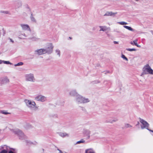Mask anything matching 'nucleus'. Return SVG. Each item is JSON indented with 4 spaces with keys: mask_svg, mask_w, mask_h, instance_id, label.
Instances as JSON below:
<instances>
[{
    "mask_svg": "<svg viewBox=\"0 0 153 153\" xmlns=\"http://www.w3.org/2000/svg\"><path fill=\"white\" fill-rule=\"evenodd\" d=\"M0 13H4L6 14H9V12L7 11H1Z\"/></svg>",
    "mask_w": 153,
    "mask_h": 153,
    "instance_id": "2f4dec72",
    "label": "nucleus"
},
{
    "mask_svg": "<svg viewBox=\"0 0 153 153\" xmlns=\"http://www.w3.org/2000/svg\"><path fill=\"white\" fill-rule=\"evenodd\" d=\"M114 42L115 44H118V42L116 41H114Z\"/></svg>",
    "mask_w": 153,
    "mask_h": 153,
    "instance_id": "79ce46f5",
    "label": "nucleus"
},
{
    "mask_svg": "<svg viewBox=\"0 0 153 153\" xmlns=\"http://www.w3.org/2000/svg\"><path fill=\"white\" fill-rule=\"evenodd\" d=\"M69 38H70V39H71V37H69Z\"/></svg>",
    "mask_w": 153,
    "mask_h": 153,
    "instance_id": "09e8293b",
    "label": "nucleus"
},
{
    "mask_svg": "<svg viewBox=\"0 0 153 153\" xmlns=\"http://www.w3.org/2000/svg\"><path fill=\"white\" fill-rule=\"evenodd\" d=\"M125 127L126 128H130L132 127V126L129 124H126L125 125Z\"/></svg>",
    "mask_w": 153,
    "mask_h": 153,
    "instance_id": "c756f323",
    "label": "nucleus"
},
{
    "mask_svg": "<svg viewBox=\"0 0 153 153\" xmlns=\"http://www.w3.org/2000/svg\"><path fill=\"white\" fill-rule=\"evenodd\" d=\"M80 108H81V110L82 111H85V112L86 111V110L85 108H84V107H81Z\"/></svg>",
    "mask_w": 153,
    "mask_h": 153,
    "instance_id": "c9c22d12",
    "label": "nucleus"
},
{
    "mask_svg": "<svg viewBox=\"0 0 153 153\" xmlns=\"http://www.w3.org/2000/svg\"><path fill=\"white\" fill-rule=\"evenodd\" d=\"M139 124V122H138V123H137V125H138V124Z\"/></svg>",
    "mask_w": 153,
    "mask_h": 153,
    "instance_id": "de8ad7c7",
    "label": "nucleus"
},
{
    "mask_svg": "<svg viewBox=\"0 0 153 153\" xmlns=\"http://www.w3.org/2000/svg\"><path fill=\"white\" fill-rule=\"evenodd\" d=\"M53 46L52 43H50L48 47L45 49L46 51V53L50 54L52 53L53 51Z\"/></svg>",
    "mask_w": 153,
    "mask_h": 153,
    "instance_id": "1a4fd4ad",
    "label": "nucleus"
},
{
    "mask_svg": "<svg viewBox=\"0 0 153 153\" xmlns=\"http://www.w3.org/2000/svg\"><path fill=\"white\" fill-rule=\"evenodd\" d=\"M18 4L19 5V6L20 7L22 5V2L21 1H19L18 2Z\"/></svg>",
    "mask_w": 153,
    "mask_h": 153,
    "instance_id": "58836bf2",
    "label": "nucleus"
},
{
    "mask_svg": "<svg viewBox=\"0 0 153 153\" xmlns=\"http://www.w3.org/2000/svg\"><path fill=\"white\" fill-rule=\"evenodd\" d=\"M117 120H118L117 119L112 120L111 119H107L105 120V122L106 123H113L117 121Z\"/></svg>",
    "mask_w": 153,
    "mask_h": 153,
    "instance_id": "dca6fc26",
    "label": "nucleus"
},
{
    "mask_svg": "<svg viewBox=\"0 0 153 153\" xmlns=\"http://www.w3.org/2000/svg\"><path fill=\"white\" fill-rule=\"evenodd\" d=\"M23 30H27L29 33H31V30L29 25L27 24H21L20 25Z\"/></svg>",
    "mask_w": 153,
    "mask_h": 153,
    "instance_id": "9d476101",
    "label": "nucleus"
},
{
    "mask_svg": "<svg viewBox=\"0 0 153 153\" xmlns=\"http://www.w3.org/2000/svg\"><path fill=\"white\" fill-rule=\"evenodd\" d=\"M35 52L36 54L41 55L46 53V51L45 49H41L36 50Z\"/></svg>",
    "mask_w": 153,
    "mask_h": 153,
    "instance_id": "9b49d317",
    "label": "nucleus"
},
{
    "mask_svg": "<svg viewBox=\"0 0 153 153\" xmlns=\"http://www.w3.org/2000/svg\"><path fill=\"white\" fill-rule=\"evenodd\" d=\"M137 39H136L135 40H134L133 41V42L134 43H133L134 45H135V46H137V47L139 48H140L141 47V46H140V45H139L137 44Z\"/></svg>",
    "mask_w": 153,
    "mask_h": 153,
    "instance_id": "4be33fe9",
    "label": "nucleus"
},
{
    "mask_svg": "<svg viewBox=\"0 0 153 153\" xmlns=\"http://www.w3.org/2000/svg\"><path fill=\"white\" fill-rule=\"evenodd\" d=\"M0 81L1 84L4 85L9 83L10 80L7 76H4L0 79Z\"/></svg>",
    "mask_w": 153,
    "mask_h": 153,
    "instance_id": "6e6552de",
    "label": "nucleus"
},
{
    "mask_svg": "<svg viewBox=\"0 0 153 153\" xmlns=\"http://www.w3.org/2000/svg\"><path fill=\"white\" fill-rule=\"evenodd\" d=\"M26 105L31 109H33L36 106V103L34 101L25 99L24 100Z\"/></svg>",
    "mask_w": 153,
    "mask_h": 153,
    "instance_id": "7ed1b4c3",
    "label": "nucleus"
},
{
    "mask_svg": "<svg viewBox=\"0 0 153 153\" xmlns=\"http://www.w3.org/2000/svg\"><path fill=\"white\" fill-rule=\"evenodd\" d=\"M121 57L123 58L124 59L128 61V59L123 54H122L121 56Z\"/></svg>",
    "mask_w": 153,
    "mask_h": 153,
    "instance_id": "473e14b6",
    "label": "nucleus"
},
{
    "mask_svg": "<svg viewBox=\"0 0 153 153\" xmlns=\"http://www.w3.org/2000/svg\"><path fill=\"white\" fill-rule=\"evenodd\" d=\"M148 130H149V131L152 132L153 133V131L149 129H148Z\"/></svg>",
    "mask_w": 153,
    "mask_h": 153,
    "instance_id": "49530a36",
    "label": "nucleus"
},
{
    "mask_svg": "<svg viewBox=\"0 0 153 153\" xmlns=\"http://www.w3.org/2000/svg\"><path fill=\"white\" fill-rule=\"evenodd\" d=\"M3 63L4 64L11 65L12 64L8 61H3Z\"/></svg>",
    "mask_w": 153,
    "mask_h": 153,
    "instance_id": "c85d7f7f",
    "label": "nucleus"
},
{
    "mask_svg": "<svg viewBox=\"0 0 153 153\" xmlns=\"http://www.w3.org/2000/svg\"><path fill=\"white\" fill-rule=\"evenodd\" d=\"M18 36H19V38L20 39H22L23 38V35L22 33L21 32H19L18 33Z\"/></svg>",
    "mask_w": 153,
    "mask_h": 153,
    "instance_id": "bb28decb",
    "label": "nucleus"
},
{
    "mask_svg": "<svg viewBox=\"0 0 153 153\" xmlns=\"http://www.w3.org/2000/svg\"><path fill=\"white\" fill-rule=\"evenodd\" d=\"M22 35L23 36H24L25 37H27L29 36V34H26L25 33H23Z\"/></svg>",
    "mask_w": 153,
    "mask_h": 153,
    "instance_id": "e433bc0d",
    "label": "nucleus"
},
{
    "mask_svg": "<svg viewBox=\"0 0 153 153\" xmlns=\"http://www.w3.org/2000/svg\"><path fill=\"white\" fill-rule=\"evenodd\" d=\"M105 74H106L107 73H109V72L108 71H105L104 72Z\"/></svg>",
    "mask_w": 153,
    "mask_h": 153,
    "instance_id": "ea45409f",
    "label": "nucleus"
},
{
    "mask_svg": "<svg viewBox=\"0 0 153 153\" xmlns=\"http://www.w3.org/2000/svg\"><path fill=\"white\" fill-rule=\"evenodd\" d=\"M0 113H2L3 114H10V113L6 112L5 111H0Z\"/></svg>",
    "mask_w": 153,
    "mask_h": 153,
    "instance_id": "cd10ccee",
    "label": "nucleus"
},
{
    "mask_svg": "<svg viewBox=\"0 0 153 153\" xmlns=\"http://www.w3.org/2000/svg\"><path fill=\"white\" fill-rule=\"evenodd\" d=\"M8 153H14L13 152H12V151H10L8 152Z\"/></svg>",
    "mask_w": 153,
    "mask_h": 153,
    "instance_id": "37998d69",
    "label": "nucleus"
},
{
    "mask_svg": "<svg viewBox=\"0 0 153 153\" xmlns=\"http://www.w3.org/2000/svg\"><path fill=\"white\" fill-rule=\"evenodd\" d=\"M83 134L85 136L87 137V139H89L90 138L91 131L89 130L84 129L83 131Z\"/></svg>",
    "mask_w": 153,
    "mask_h": 153,
    "instance_id": "f8f14e48",
    "label": "nucleus"
},
{
    "mask_svg": "<svg viewBox=\"0 0 153 153\" xmlns=\"http://www.w3.org/2000/svg\"><path fill=\"white\" fill-rule=\"evenodd\" d=\"M130 43L131 45H134V44H133L134 43H133V42H130Z\"/></svg>",
    "mask_w": 153,
    "mask_h": 153,
    "instance_id": "a18cd8bd",
    "label": "nucleus"
},
{
    "mask_svg": "<svg viewBox=\"0 0 153 153\" xmlns=\"http://www.w3.org/2000/svg\"><path fill=\"white\" fill-rule=\"evenodd\" d=\"M123 27L129 30L134 31V30L131 27L128 26H124Z\"/></svg>",
    "mask_w": 153,
    "mask_h": 153,
    "instance_id": "aec40b11",
    "label": "nucleus"
},
{
    "mask_svg": "<svg viewBox=\"0 0 153 153\" xmlns=\"http://www.w3.org/2000/svg\"><path fill=\"white\" fill-rule=\"evenodd\" d=\"M9 39L10 40V41L11 42H12V43H13L14 42V41H13L12 40V39H11V38H9Z\"/></svg>",
    "mask_w": 153,
    "mask_h": 153,
    "instance_id": "a19ab883",
    "label": "nucleus"
},
{
    "mask_svg": "<svg viewBox=\"0 0 153 153\" xmlns=\"http://www.w3.org/2000/svg\"><path fill=\"white\" fill-rule=\"evenodd\" d=\"M9 147L6 145H4L1 147V149L3 150H5V151H7L8 152L9 150Z\"/></svg>",
    "mask_w": 153,
    "mask_h": 153,
    "instance_id": "6ab92c4d",
    "label": "nucleus"
},
{
    "mask_svg": "<svg viewBox=\"0 0 153 153\" xmlns=\"http://www.w3.org/2000/svg\"><path fill=\"white\" fill-rule=\"evenodd\" d=\"M23 65V63L22 62H19L18 63L15 64L14 66H19L20 65Z\"/></svg>",
    "mask_w": 153,
    "mask_h": 153,
    "instance_id": "72a5a7b5",
    "label": "nucleus"
},
{
    "mask_svg": "<svg viewBox=\"0 0 153 153\" xmlns=\"http://www.w3.org/2000/svg\"><path fill=\"white\" fill-rule=\"evenodd\" d=\"M143 72L141 74V76H142L144 74H147L148 73L153 75V70L149 65H147L145 66L143 68Z\"/></svg>",
    "mask_w": 153,
    "mask_h": 153,
    "instance_id": "f03ea898",
    "label": "nucleus"
},
{
    "mask_svg": "<svg viewBox=\"0 0 153 153\" xmlns=\"http://www.w3.org/2000/svg\"><path fill=\"white\" fill-rule=\"evenodd\" d=\"M35 100L38 101L44 102L47 100V97L42 95H38L35 97Z\"/></svg>",
    "mask_w": 153,
    "mask_h": 153,
    "instance_id": "423d86ee",
    "label": "nucleus"
},
{
    "mask_svg": "<svg viewBox=\"0 0 153 153\" xmlns=\"http://www.w3.org/2000/svg\"><path fill=\"white\" fill-rule=\"evenodd\" d=\"M25 78L27 81L34 82L36 80L34 74L32 73L26 74L25 75Z\"/></svg>",
    "mask_w": 153,
    "mask_h": 153,
    "instance_id": "20e7f679",
    "label": "nucleus"
},
{
    "mask_svg": "<svg viewBox=\"0 0 153 153\" xmlns=\"http://www.w3.org/2000/svg\"><path fill=\"white\" fill-rule=\"evenodd\" d=\"M126 50L130 51H136V49L134 48H126Z\"/></svg>",
    "mask_w": 153,
    "mask_h": 153,
    "instance_id": "7c9ffc66",
    "label": "nucleus"
},
{
    "mask_svg": "<svg viewBox=\"0 0 153 153\" xmlns=\"http://www.w3.org/2000/svg\"><path fill=\"white\" fill-rule=\"evenodd\" d=\"M30 18L32 21L34 22H36V21L35 19L33 17L32 14L31 15Z\"/></svg>",
    "mask_w": 153,
    "mask_h": 153,
    "instance_id": "b1692460",
    "label": "nucleus"
},
{
    "mask_svg": "<svg viewBox=\"0 0 153 153\" xmlns=\"http://www.w3.org/2000/svg\"><path fill=\"white\" fill-rule=\"evenodd\" d=\"M117 23L122 25H128V23L127 22H119Z\"/></svg>",
    "mask_w": 153,
    "mask_h": 153,
    "instance_id": "a878e982",
    "label": "nucleus"
},
{
    "mask_svg": "<svg viewBox=\"0 0 153 153\" xmlns=\"http://www.w3.org/2000/svg\"><path fill=\"white\" fill-rule=\"evenodd\" d=\"M90 101L89 98L84 97L80 94H78L75 98V101L78 104H86Z\"/></svg>",
    "mask_w": 153,
    "mask_h": 153,
    "instance_id": "f257e3e1",
    "label": "nucleus"
},
{
    "mask_svg": "<svg viewBox=\"0 0 153 153\" xmlns=\"http://www.w3.org/2000/svg\"><path fill=\"white\" fill-rule=\"evenodd\" d=\"M29 39L32 41H36L38 39V38L36 36H33L29 37Z\"/></svg>",
    "mask_w": 153,
    "mask_h": 153,
    "instance_id": "393cba45",
    "label": "nucleus"
},
{
    "mask_svg": "<svg viewBox=\"0 0 153 153\" xmlns=\"http://www.w3.org/2000/svg\"><path fill=\"white\" fill-rule=\"evenodd\" d=\"M140 121L141 123V125H140L141 129H143L144 128H146L148 129L149 126L148 123L146 121L141 118H140Z\"/></svg>",
    "mask_w": 153,
    "mask_h": 153,
    "instance_id": "0eeeda50",
    "label": "nucleus"
},
{
    "mask_svg": "<svg viewBox=\"0 0 153 153\" xmlns=\"http://www.w3.org/2000/svg\"><path fill=\"white\" fill-rule=\"evenodd\" d=\"M1 150V151L0 152V153H8V152L7 151H5V150H3L2 149Z\"/></svg>",
    "mask_w": 153,
    "mask_h": 153,
    "instance_id": "f704fd0d",
    "label": "nucleus"
},
{
    "mask_svg": "<svg viewBox=\"0 0 153 153\" xmlns=\"http://www.w3.org/2000/svg\"><path fill=\"white\" fill-rule=\"evenodd\" d=\"M59 135L60 136L64 137H68L69 136V134L65 132H59L58 133Z\"/></svg>",
    "mask_w": 153,
    "mask_h": 153,
    "instance_id": "2eb2a0df",
    "label": "nucleus"
},
{
    "mask_svg": "<svg viewBox=\"0 0 153 153\" xmlns=\"http://www.w3.org/2000/svg\"><path fill=\"white\" fill-rule=\"evenodd\" d=\"M13 132L16 134L17 135L20 139H24L26 138V136L20 130L16 129L13 131Z\"/></svg>",
    "mask_w": 153,
    "mask_h": 153,
    "instance_id": "39448f33",
    "label": "nucleus"
},
{
    "mask_svg": "<svg viewBox=\"0 0 153 153\" xmlns=\"http://www.w3.org/2000/svg\"><path fill=\"white\" fill-rule=\"evenodd\" d=\"M69 94L71 96H76V97L78 94H79L76 92V90H73L70 91L69 93Z\"/></svg>",
    "mask_w": 153,
    "mask_h": 153,
    "instance_id": "4468645a",
    "label": "nucleus"
},
{
    "mask_svg": "<svg viewBox=\"0 0 153 153\" xmlns=\"http://www.w3.org/2000/svg\"><path fill=\"white\" fill-rule=\"evenodd\" d=\"M85 140L84 139H81L80 141H78L76 142V143L75 144V145L78 144H80L81 143H85Z\"/></svg>",
    "mask_w": 153,
    "mask_h": 153,
    "instance_id": "412c9836",
    "label": "nucleus"
},
{
    "mask_svg": "<svg viewBox=\"0 0 153 153\" xmlns=\"http://www.w3.org/2000/svg\"><path fill=\"white\" fill-rule=\"evenodd\" d=\"M117 12L113 13L111 11H107L106 13L104 14V16H114L115 15L117 14Z\"/></svg>",
    "mask_w": 153,
    "mask_h": 153,
    "instance_id": "ddd939ff",
    "label": "nucleus"
},
{
    "mask_svg": "<svg viewBox=\"0 0 153 153\" xmlns=\"http://www.w3.org/2000/svg\"><path fill=\"white\" fill-rule=\"evenodd\" d=\"M3 61L1 60H0V64H1L3 63Z\"/></svg>",
    "mask_w": 153,
    "mask_h": 153,
    "instance_id": "c03bdc74",
    "label": "nucleus"
},
{
    "mask_svg": "<svg viewBox=\"0 0 153 153\" xmlns=\"http://www.w3.org/2000/svg\"><path fill=\"white\" fill-rule=\"evenodd\" d=\"M57 150L59 151V153H66L65 152H63L60 149H58Z\"/></svg>",
    "mask_w": 153,
    "mask_h": 153,
    "instance_id": "4c0bfd02",
    "label": "nucleus"
},
{
    "mask_svg": "<svg viewBox=\"0 0 153 153\" xmlns=\"http://www.w3.org/2000/svg\"><path fill=\"white\" fill-rule=\"evenodd\" d=\"M55 53L59 57L60 56V51L59 49H56L55 51Z\"/></svg>",
    "mask_w": 153,
    "mask_h": 153,
    "instance_id": "5701e85b",
    "label": "nucleus"
},
{
    "mask_svg": "<svg viewBox=\"0 0 153 153\" xmlns=\"http://www.w3.org/2000/svg\"><path fill=\"white\" fill-rule=\"evenodd\" d=\"M99 27L100 28V31H105L108 29V28L105 26H100Z\"/></svg>",
    "mask_w": 153,
    "mask_h": 153,
    "instance_id": "f3484780",
    "label": "nucleus"
},
{
    "mask_svg": "<svg viewBox=\"0 0 153 153\" xmlns=\"http://www.w3.org/2000/svg\"><path fill=\"white\" fill-rule=\"evenodd\" d=\"M85 153H96L95 151L92 149H89L85 150Z\"/></svg>",
    "mask_w": 153,
    "mask_h": 153,
    "instance_id": "a211bd4d",
    "label": "nucleus"
}]
</instances>
